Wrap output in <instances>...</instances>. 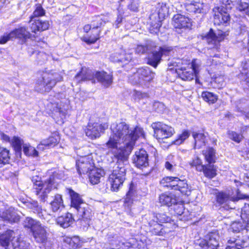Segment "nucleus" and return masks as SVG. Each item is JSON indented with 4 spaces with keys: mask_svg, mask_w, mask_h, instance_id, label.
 Listing matches in <instances>:
<instances>
[{
    "mask_svg": "<svg viewBox=\"0 0 249 249\" xmlns=\"http://www.w3.org/2000/svg\"><path fill=\"white\" fill-rule=\"evenodd\" d=\"M11 36L13 38H18L19 39H27L30 38L31 35L25 27H20L16 29L11 32Z\"/></svg>",
    "mask_w": 249,
    "mask_h": 249,
    "instance_id": "7c9ffc66",
    "label": "nucleus"
},
{
    "mask_svg": "<svg viewBox=\"0 0 249 249\" xmlns=\"http://www.w3.org/2000/svg\"><path fill=\"white\" fill-rule=\"evenodd\" d=\"M129 80L132 84H143L140 76H136V72L129 77Z\"/></svg>",
    "mask_w": 249,
    "mask_h": 249,
    "instance_id": "052dcab7",
    "label": "nucleus"
},
{
    "mask_svg": "<svg viewBox=\"0 0 249 249\" xmlns=\"http://www.w3.org/2000/svg\"><path fill=\"white\" fill-rule=\"evenodd\" d=\"M128 8L133 12H137L139 8V2L133 0L131 3L128 5Z\"/></svg>",
    "mask_w": 249,
    "mask_h": 249,
    "instance_id": "69168bd1",
    "label": "nucleus"
},
{
    "mask_svg": "<svg viewBox=\"0 0 249 249\" xmlns=\"http://www.w3.org/2000/svg\"><path fill=\"white\" fill-rule=\"evenodd\" d=\"M225 36V34L219 31L217 34L213 32L211 29L209 32L204 36L205 40L211 48L217 49L220 46V42L223 40Z\"/></svg>",
    "mask_w": 249,
    "mask_h": 249,
    "instance_id": "f8f14e48",
    "label": "nucleus"
},
{
    "mask_svg": "<svg viewBox=\"0 0 249 249\" xmlns=\"http://www.w3.org/2000/svg\"><path fill=\"white\" fill-rule=\"evenodd\" d=\"M155 74V73L147 67L139 68L136 71V76H140L143 84L151 81L154 78Z\"/></svg>",
    "mask_w": 249,
    "mask_h": 249,
    "instance_id": "aec40b11",
    "label": "nucleus"
},
{
    "mask_svg": "<svg viewBox=\"0 0 249 249\" xmlns=\"http://www.w3.org/2000/svg\"><path fill=\"white\" fill-rule=\"evenodd\" d=\"M58 142L57 139L54 137H50L49 138L42 140L37 147L38 150H43L44 147H49L54 146Z\"/></svg>",
    "mask_w": 249,
    "mask_h": 249,
    "instance_id": "58836bf2",
    "label": "nucleus"
},
{
    "mask_svg": "<svg viewBox=\"0 0 249 249\" xmlns=\"http://www.w3.org/2000/svg\"><path fill=\"white\" fill-rule=\"evenodd\" d=\"M201 97L203 100L209 104H213L217 100L216 95L209 91H203L201 94Z\"/></svg>",
    "mask_w": 249,
    "mask_h": 249,
    "instance_id": "49530a36",
    "label": "nucleus"
},
{
    "mask_svg": "<svg viewBox=\"0 0 249 249\" xmlns=\"http://www.w3.org/2000/svg\"><path fill=\"white\" fill-rule=\"evenodd\" d=\"M249 227L246 226V223L243 221V223L241 222H234L231 225V228L234 232H240L244 229L249 230Z\"/></svg>",
    "mask_w": 249,
    "mask_h": 249,
    "instance_id": "09e8293b",
    "label": "nucleus"
},
{
    "mask_svg": "<svg viewBox=\"0 0 249 249\" xmlns=\"http://www.w3.org/2000/svg\"><path fill=\"white\" fill-rule=\"evenodd\" d=\"M156 47L155 43L148 41L144 45H138L135 49V52L138 54H143L149 51H152Z\"/></svg>",
    "mask_w": 249,
    "mask_h": 249,
    "instance_id": "c9c22d12",
    "label": "nucleus"
},
{
    "mask_svg": "<svg viewBox=\"0 0 249 249\" xmlns=\"http://www.w3.org/2000/svg\"><path fill=\"white\" fill-rule=\"evenodd\" d=\"M134 97L135 100H139L141 99L147 98L148 97V95L146 93H143L141 91H136L135 92Z\"/></svg>",
    "mask_w": 249,
    "mask_h": 249,
    "instance_id": "338daca9",
    "label": "nucleus"
},
{
    "mask_svg": "<svg viewBox=\"0 0 249 249\" xmlns=\"http://www.w3.org/2000/svg\"><path fill=\"white\" fill-rule=\"evenodd\" d=\"M178 76L184 81H190L194 79L195 73L191 68H181L178 72Z\"/></svg>",
    "mask_w": 249,
    "mask_h": 249,
    "instance_id": "473e14b6",
    "label": "nucleus"
},
{
    "mask_svg": "<svg viewBox=\"0 0 249 249\" xmlns=\"http://www.w3.org/2000/svg\"><path fill=\"white\" fill-rule=\"evenodd\" d=\"M206 160L211 164L215 161V151L213 148H208L203 151Z\"/></svg>",
    "mask_w": 249,
    "mask_h": 249,
    "instance_id": "79ce46f5",
    "label": "nucleus"
},
{
    "mask_svg": "<svg viewBox=\"0 0 249 249\" xmlns=\"http://www.w3.org/2000/svg\"><path fill=\"white\" fill-rule=\"evenodd\" d=\"M236 196H231L230 193L221 192L216 195V203L225 210L235 209V203L239 199H245L248 197L246 195L241 194L238 189Z\"/></svg>",
    "mask_w": 249,
    "mask_h": 249,
    "instance_id": "39448f33",
    "label": "nucleus"
},
{
    "mask_svg": "<svg viewBox=\"0 0 249 249\" xmlns=\"http://www.w3.org/2000/svg\"><path fill=\"white\" fill-rule=\"evenodd\" d=\"M125 179L117 178H112V177L109 176L107 180V185H109L110 187V190L112 191H117L120 186L123 185V183Z\"/></svg>",
    "mask_w": 249,
    "mask_h": 249,
    "instance_id": "f704fd0d",
    "label": "nucleus"
},
{
    "mask_svg": "<svg viewBox=\"0 0 249 249\" xmlns=\"http://www.w3.org/2000/svg\"><path fill=\"white\" fill-rule=\"evenodd\" d=\"M106 21L100 16H96L92 18L90 24L84 26L83 29L85 32L88 33L91 28L101 29L105 25Z\"/></svg>",
    "mask_w": 249,
    "mask_h": 249,
    "instance_id": "5701e85b",
    "label": "nucleus"
},
{
    "mask_svg": "<svg viewBox=\"0 0 249 249\" xmlns=\"http://www.w3.org/2000/svg\"><path fill=\"white\" fill-rule=\"evenodd\" d=\"M118 249H147L146 244L142 241H135L123 243Z\"/></svg>",
    "mask_w": 249,
    "mask_h": 249,
    "instance_id": "cd10ccee",
    "label": "nucleus"
},
{
    "mask_svg": "<svg viewBox=\"0 0 249 249\" xmlns=\"http://www.w3.org/2000/svg\"><path fill=\"white\" fill-rule=\"evenodd\" d=\"M168 8L166 4L159 3L156 7L155 13L151 14L149 18L152 20V26L156 29H159L161 26V21L168 14Z\"/></svg>",
    "mask_w": 249,
    "mask_h": 249,
    "instance_id": "9b49d317",
    "label": "nucleus"
},
{
    "mask_svg": "<svg viewBox=\"0 0 249 249\" xmlns=\"http://www.w3.org/2000/svg\"><path fill=\"white\" fill-rule=\"evenodd\" d=\"M162 226L158 223H156L153 227H151L150 231L154 235H160L162 234Z\"/></svg>",
    "mask_w": 249,
    "mask_h": 249,
    "instance_id": "bf43d9fd",
    "label": "nucleus"
},
{
    "mask_svg": "<svg viewBox=\"0 0 249 249\" xmlns=\"http://www.w3.org/2000/svg\"><path fill=\"white\" fill-rule=\"evenodd\" d=\"M240 77L242 80L249 83V61H247L243 65Z\"/></svg>",
    "mask_w": 249,
    "mask_h": 249,
    "instance_id": "c03bdc74",
    "label": "nucleus"
},
{
    "mask_svg": "<svg viewBox=\"0 0 249 249\" xmlns=\"http://www.w3.org/2000/svg\"><path fill=\"white\" fill-rule=\"evenodd\" d=\"M50 205L53 212L61 211L64 208L62 195L58 194L55 195L50 203Z\"/></svg>",
    "mask_w": 249,
    "mask_h": 249,
    "instance_id": "bb28decb",
    "label": "nucleus"
},
{
    "mask_svg": "<svg viewBox=\"0 0 249 249\" xmlns=\"http://www.w3.org/2000/svg\"><path fill=\"white\" fill-rule=\"evenodd\" d=\"M60 175L56 172H53L50 175L49 178L44 180H36L34 182V192L38 196L42 201H45L48 195L53 189L57 188V183L56 179H60Z\"/></svg>",
    "mask_w": 249,
    "mask_h": 249,
    "instance_id": "20e7f679",
    "label": "nucleus"
},
{
    "mask_svg": "<svg viewBox=\"0 0 249 249\" xmlns=\"http://www.w3.org/2000/svg\"><path fill=\"white\" fill-rule=\"evenodd\" d=\"M193 136L195 141V148H200L205 145L206 136L204 134L193 133Z\"/></svg>",
    "mask_w": 249,
    "mask_h": 249,
    "instance_id": "ea45409f",
    "label": "nucleus"
},
{
    "mask_svg": "<svg viewBox=\"0 0 249 249\" xmlns=\"http://www.w3.org/2000/svg\"><path fill=\"white\" fill-rule=\"evenodd\" d=\"M52 105L53 106L52 111L54 114L59 115L61 119L65 117L67 110L65 108H62L58 103L52 104Z\"/></svg>",
    "mask_w": 249,
    "mask_h": 249,
    "instance_id": "de8ad7c7",
    "label": "nucleus"
},
{
    "mask_svg": "<svg viewBox=\"0 0 249 249\" xmlns=\"http://www.w3.org/2000/svg\"><path fill=\"white\" fill-rule=\"evenodd\" d=\"M220 237L219 234L216 232H212L207 234L205 238L199 243L201 247L204 248L207 247L208 249H217V247L219 245V240Z\"/></svg>",
    "mask_w": 249,
    "mask_h": 249,
    "instance_id": "4468645a",
    "label": "nucleus"
},
{
    "mask_svg": "<svg viewBox=\"0 0 249 249\" xmlns=\"http://www.w3.org/2000/svg\"><path fill=\"white\" fill-rule=\"evenodd\" d=\"M177 157L173 155H169L167 157L166 161L169 162L170 163L172 164V165H174L175 167H176L177 165Z\"/></svg>",
    "mask_w": 249,
    "mask_h": 249,
    "instance_id": "774afa93",
    "label": "nucleus"
},
{
    "mask_svg": "<svg viewBox=\"0 0 249 249\" xmlns=\"http://www.w3.org/2000/svg\"><path fill=\"white\" fill-rule=\"evenodd\" d=\"M201 163V160L197 157L190 162V165L192 167H196L197 171H202L204 169V165Z\"/></svg>",
    "mask_w": 249,
    "mask_h": 249,
    "instance_id": "603ef678",
    "label": "nucleus"
},
{
    "mask_svg": "<svg viewBox=\"0 0 249 249\" xmlns=\"http://www.w3.org/2000/svg\"><path fill=\"white\" fill-rule=\"evenodd\" d=\"M172 47L164 45L160 47L158 51H154L149 54L147 57V64L157 68L163 56L168 55L173 50Z\"/></svg>",
    "mask_w": 249,
    "mask_h": 249,
    "instance_id": "9d476101",
    "label": "nucleus"
},
{
    "mask_svg": "<svg viewBox=\"0 0 249 249\" xmlns=\"http://www.w3.org/2000/svg\"><path fill=\"white\" fill-rule=\"evenodd\" d=\"M13 249H29V244L25 241L18 240L13 243Z\"/></svg>",
    "mask_w": 249,
    "mask_h": 249,
    "instance_id": "4d7b16f0",
    "label": "nucleus"
},
{
    "mask_svg": "<svg viewBox=\"0 0 249 249\" xmlns=\"http://www.w3.org/2000/svg\"><path fill=\"white\" fill-rule=\"evenodd\" d=\"M94 76L98 81L105 87L107 88L112 83V75L105 71H97L95 73Z\"/></svg>",
    "mask_w": 249,
    "mask_h": 249,
    "instance_id": "4be33fe9",
    "label": "nucleus"
},
{
    "mask_svg": "<svg viewBox=\"0 0 249 249\" xmlns=\"http://www.w3.org/2000/svg\"><path fill=\"white\" fill-rule=\"evenodd\" d=\"M110 130L111 133L106 145L109 149L108 153L117 160L118 164L109 176L125 179V163L127 162L137 140L144 136V132L142 128L138 126L130 127L124 122L112 124Z\"/></svg>",
    "mask_w": 249,
    "mask_h": 249,
    "instance_id": "f257e3e1",
    "label": "nucleus"
},
{
    "mask_svg": "<svg viewBox=\"0 0 249 249\" xmlns=\"http://www.w3.org/2000/svg\"><path fill=\"white\" fill-rule=\"evenodd\" d=\"M200 63L198 60L195 59L192 61L191 64V68L193 69L194 72L195 73L196 76L199 73V71Z\"/></svg>",
    "mask_w": 249,
    "mask_h": 249,
    "instance_id": "680f3d73",
    "label": "nucleus"
},
{
    "mask_svg": "<svg viewBox=\"0 0 249 249\" xmlns=\"http://www.w3.org/2000/svg\"><path fill=\"white\" fill-rule=\"evenodd\" d=\"M30 29L32 32L36 33L37 31H43L49 28V23L47 21H42L31 18L29 21Z\"/></svg>",
    "mask_w": 249,
    "mask_h": 249,
    "instance_id": "412c9836",
    "label": "nucleus"
},
{
    "mask_svg": "<svg viewBox=\"0 0 249 249\" xmlns=\"http://www.w3.org/2000/svg\"><path fill=\"white\" fill-rule=\"evenodd\" d=\"M94 77L95 76L90 70L82 68L81 71L75 76L74 80L79 83L81 81L92 80Z\"/></svg>",
    "mask_w": 249,
    "mask_h": 249,
    "instance_id": "a878e982",
    "label": "nucleus"
},
{
    "mask_svg": "<svg viewBox=\"0 0 249 249\" xmlns=\"http://www.w3.org/2000/svg\"><path fill=\"white\" fill-rule=\"evenodd\" d=\"M134 195V192L131 188L129 189V190L127 192L126 195V197L125 198L124 202L128 204V205H130L133 202V196Z\"/></svg>",
    "mask_w": 249,
    "mask_h": 249,
    "instance_id": "e2e57ef3",
    "label": "nucleus"
},
{
    "mask_svg": "<svg viewBox=\"0 0 249 249\" xmlns=\"http://www.w3.org/2000/svg\"><path fill=\"white\" fill-rule=\"evenodd\" d=\"M172 24L176 29H186L190 27V19L180 14H176L172 19Z\"/></svg>",
    "mask_w": 249,
    "mask_h": 249,
    "instance_id": "f3484780",
    "label": "nucleus"
},
{
    "mask_svg": "<svg viewBox=\"0 0 249 249\" xmlns=\"http://www.w3.org/2000/svg\"><path fill=\"white\" fill-rule=\"evenodd\" d=\"M101 29L91 28L88 33V36L84 37V40L88 44H93L100 38V34Z\"/></svg>",
    "mask_w": 249,
    "mask_h": 249,
    "instance_id": "c756f323",
    "label": "nucleus"
},
{
    "mask_svg": "<svg viewBox=\"0 0 249 249\" xmlns=\"http://www.w3.org/2000/svg\"><path fill=\"white\" fill-rule=\"evenodd\" d=\"M12 144L17 151H20L21 150L23 141L18 137H14L12 139Z\"/></svg>",
    "mask_w": 249,
    "mask_h": 249,
    "instance_id": "5fc2aeb1",
    "label": "nucleus"
},
{
    "mask_svg": "<svg viewBox=\"0 0 249 249\" xmlns=\"http://www.w3.org/2000/svg\"><path fill=\"white\" fill-rule=\"evenodd\" d=\"M151 126L154 131V136L159 142L171 137L175 132L174 128L161 122L153 123Z\"/></svg>",
    "mask_w": 249,
    "mask_h": 249,
    "instance_id": "6e6552de",
    "label": "nucleus"
},
{
    "mask_svg": "<svg viewBox=\"0 0 249 249\" xmlns=\"http://www.w3.org/2000/svg\"><path fill=\"white\" fill-rule=\"evenodd\" d=\"M74 221L72 214L69 213L58 217L56 219L57 223L63 228L70 226Z\"/></svg>",
    "mask_w": 249,
    "mask_h": 249,
    "instance_id": "c85d7f7f",
    "label": "nucleus"
},
{
    "mask_svg": "<svg viewBox=\"0 0 249 249\" xmlns=\"http://www.w3.org/2000/svg\"><path fill=\"white\" fill-rule=\"evenodd\" d=\"M10 160L9 150L6 148L0 147V168L9 164Z\"/></svg>",
    "mask_w": 249,
    "mask_h": 249,
    "instance_id": "e433bc0d",
    "label": "nucleus"
},
{
    "mask_svg": "<svg viewBox=\"0 0 249 249\" xmlns=\"http://www.w3.org/2000/svg\"><path fill=\"white\" fill-rule=\"evenodd\" d=\"M241 217L243 221L246 223V226L249 227V204H245L242 208Z\"/></svg>",
    "mask_w": 249,
    "mask_h": 249,
    "instance_id": "a18cd8bd",
    "label": "nucleus"
},
{
    "mask_svg": "<svg viewBox=\"0 0 249 249\" xmlns=\"http://www.w3.org/2000/svg\"><path fill=\"white\" fill-rule=\"evenodd\" d=\"M223 5L216 6L213 8L214 13V24L219 25L228 22L230 19L228 11L232 6H235L237 10L247 13L249 11V4L246 0H219Z\"/></svg>",
    "mask_w": 249,
    "mask_h": 249,
    "instance_id": "f03ea898",
    "label": "nucleus"
},
{
    "mask_svg": "<svg viewBox=\"0 0 249 249\" xmlns=\"http://www.w3.org/2000/svg\"><path fill=\"white\" fill-rule=\"evenodd\" d=\"M23 151L26 155L32 156L33 157L38 156V152L34 147L27 145L26 144L23 145Z\"/></svg>",
    "mask_w": 249,
    "mask_h": 249,
    "instance_id": "8fccbe9b",
    "label": "nucleus"
},
{
    "mask_svg": "<svg viewBox=\"0 0 249 249\" xmlns=\"http://www.w3.org/2000/svg\"><path fill=\"white\" fill-rule=\"evenodd\" d=\"M107 128L106 124H100L97 123L88 124L87 129L85 130V133L87 137L91 139H95L99 138L101 133Z\"/></svg>",
    "mask_w": 249,
    "mask_h": 249,
    "instance_id": "ddd939ff",
    "label": "nucleus"
},
{
    "mask_svg": "<svg viewBox=\"0 0 249 249\" xmlns=\"http://www.w3.org/2000/svg\"><path fill=\"white\" fill-rule=\"evenodd\" d=\"M133 162L138 168L140 169L148 166V154L146 151L143 149L136 151L133 158Z\"/></svg>",
    "mask_w": 249,
    "mask_h": 249,
    "instance_id": "dca6fc26",
    "label": "nucleus"
},
{
    "mask_svg": "<svg viewBox=\"0 0 249 249\" xmlns=\"http://www.w3.org/2000/svg\"><path fill=\"white\" fill-rule=\"evenodd\" d=\"M11 32L9 33L4 34L2 36L0 37V44H5L8 41L13 39V37L12 36Z\"/></svg>",
    "mask_w": 249,
    "mask_h": 249,
    "instance_id": "0e129e2a",
    "label": "nucleus"
},
{
    "mask_svg": "<svg viewBox=\"0 0 249 249\" xmlns=\"http://www.w3.org/2000/svg\"><path fill=\"white\" fill-rule=\"evenodd\" d=\"M159 202L161 205L170 206L177 203L175 196L171 194H162L159 197Z\"/></svg>",
    "mask_w": 249,
    "mask_h": 249,
    "instance_id": "72a5a7b5",
    "label": "nucleus"
},
{
    "mask_svg": "<svg viewBox=\"0 0 249 249\" xmlns=\"http://www.w3.org/2000/svg\"><path fill=\"white\" fill-rule=\"evenodd\" d=\"M160 183L172 190L178 191L183 195L189 196L191 194V187L187 181L180 179L178 177H166L161 180Z\"/></svg>",
    "mask_w": 249,
    "mask_h": 249,
    "instance_id": "0eeeda50",
    "label": "nucleus"
},
{
    "mask_svg": "<svg viewBox=\"0 0 249 249\" xmlns=\"http://www.w3.org/2000/svg\"><path fill=\"white\" fill-rule=\"evenodd\" d=\"M186 10L192 14L201 13L206 12L207 6L202 2L193 1L191 3H187L185 4Z\"/></svg>",
    "mask_w": 249,
    "mask_h": 249,
    "instance_id": "a211bd4d",
    "label": "nucleus"
},
{
    "mask_svg": "<svg viewBox=\"0 0 249 249\" xmlns=\"http://www.w3.org/2000/svg\"><path fill=\"white\" fill-rule=\"evenodd\" d=\"M190 136V133L187 130H184L183 132L178 136V138L176 140L172 142L171 144L180 145Z\"/></svg>",
    "mask_w": 249,
    "mask_h": 249,
    "instance_id": "3c124183",
    "label": "nucleus"
},
{
    "mask_svg": "<svg viewBox=\"0 0 249 249\" xmlns=\"http://www.w3.org/2000/svg\"><path fill=\"white\" fill-rule=\"evenodd\" d=\"M68 191L71 197V208L76 213L81 225L84 228L88 227L92 216L89 205L84 201L78 193L71 189H68Z\"/></svg>",
    "mask_w": 249,
    "mask_h": 249,
    "instance_id": "7ed1b4c3",
    "label": "nucleus"
},
{
    "mask_svg": "<svg viewBox=\"0 0 249 249\" xmlns=\"http://www.w3.org/2000/svg\"><path fill=\"white\" fill-rule=\"evenodd\" d=\"M39 221H36L34 219L27 217L23 222V226L25 228L30 229L31 232L39 224Z\"/></svg>",
    "mask_w": 249,
    "mask_h": 249,
    "instance_id": "37998d69",
    "label": "nucleus"
},
{
    "mask_svg": "<svg viewBox=\"0 0 249 249\" xmlns=\"http://www.w3.org/2000/svg\"><path fill=\"white\" fill-rule=\"evenodd\" d=\"M228 135L230 139L237 143L240 142L243 138L242 134H238L232 131H229Z\"/></svg>",
    "mask_w": 249,
    "mask_h": 249,
    "instance_id": "6e6d98bb",
    "label": "nucleus"
},
{
    "mask_svg": "<svg viewBox=\"0 0 249 249\" xmlns=\"http://www.w3.org/2000/svg\"><path fill=\"white\" fill-rule=\"evenodd\" d=\"M62 79L63 77L59 72L55 71L45 72L42 79L38 82L39 88L36 90L41 92H49Z\"/></svg>",
    "mask_w": 249,
    "mask_h": 249,
    "instance_id": "423d86ee",
    "label": "nucleus"
},
{
    "mask_svg": "<svg viewBox=\"0 0 249 249\" xmlns=\"http://www.w3.org/2000/svg\"><path fill=\"white\" fill-rule=\"evenodd\" d=\"M103 174L104 171L102 170L95 167L88 174L89 181L92 184H98Z\"/></svg>",
    "mask_w": 249,
    "mask_h": 249,
    "instance_id": "2f4dec72",
    "label": "nucleus"
},
{
    "mask_svg": "<svg viewBox=\"0 0 249 249\" xmlns=\"http://www.w3.org/2000/svg\"><path fill=\"white\" fill-rule=\"evenodd\" d=\"M17 234L13 230H9L0 235V244L3 247H8Z\"/></svg>",
    "mask_w": 249,
    "mask_h": 249,
    "instance_id": "393cba45",
    "label": "nucleus"
},
{
    "mask_svg": "<svg viewBox=\"0 0 249 249\" xmlns=\"http://www.w3.org/2000/svg\"><path fill=\"white\" fill-rule=\"evenodd\" d=\"M157 222L160 223H167L171 221V218L164 213H159L156 215Z\"/></svg>",
    "mask_w": 249,
    "mask_h": 249,
    "instance_id": "13d9d810",
    "label": "nucleus"
},
{
    "mask_svg": "<svg viewBox=\"0 0 249 249\" xmlns=\"http://www.w3.org/2000/svg\"><path fill=\"white\" fill-rule=\"evenodd\" d=\"M228 243L226 249H242L249 246V238L238 236L237 238H230Z\"/></svg>",
    "mask_w": 249,
    "mask_h": 249,
    "instance_id": "2eb2a0df",
    "label": "nucleus"
},
{
    "mask_svg": "<svg viewBox=\"0 0 249 249\" xmlns=\"http://www.w3.org/2000/svg\"><path fill=\"white\" fill-rule=\"evenodd\" d=\"M81 149L77 151V154L80 157L76 161L77 171L79 174H88L95 168L94 164L90 157L81 154Z\"/></svg>",
    "mask_w": 249,
    "mask_h": 249,
    "instance_id": "1a4fd4ad",
    "label": "nucleus"
},
{
    "mask_svg": "<svg viewBox=\"0 0 249 249\" xmlns=\"http://www.w3.org/2000/svg\"><path fill=\"white\" fill-rule=\"evenodd\" d=\"M0 217L10 223H17L20 219L19 215L13 208H10L0 213Z\"/></svg>",
    "mask_w": 249,
    "mask_h": 249,
    "instance_id": "6ab92c4d",
    "label": "nucleus"
},
{
    "mask_svg": "<svg viewBox=\"0 0 249 249\" xmlns=\"http://www.w3.org/2000/svg\"><path fill=\"white\" fill-rule=\"evenodd\" d=\"M35 240L38 243H44L47 239L45 228L39 224L32 231Z\"/></svg>",
    "mask_w": 249,
    "mask_h": 249,
    "instance_id": "b1692460",
    "label": "nucleus"
},
{
    "mask_svg": "<svg viewBox=\"0 0 249 249\" xmlns=\"http://www.w3.org/2000/svg\"><path fill=\"white\" fill-rule=\"evenodd\" d=\"M45 10L43 9L40 4H37L36 5V8L34 11L33 15L31 17V18L35 19L36 18L45 15Z\"/></svg>",
    "mask_w": 249,
    "mask_h": 249,
    "instance_id": "864d4df0",
    "label": "nucleus"
},
{
    "mask_svg": "<svg viewBox=\"0 0 249 249\" xmlns=\"http://www.w3.org/2000/svg\"><path fill=\"white\" fill-rule=\"evenodd\" d=\"M26 208L30 209L40 217L43 216L42 207L41 206L39 205L36 201H29V202H26Z\"/></svg>",
    "mask_w": 249,
    "mask_h": 249,
    "instance_id": "4c0bfd02",
    "label": "nucleus"
},
{
    "mask_svg": "<svg viewBox=\"0 0 249 249\" xmlns=\"http://www.w3.org/2000/svg\"><path fill=\"white\" fill-rule=\"evenodd\" d=\"M205 176L209 178H213L216 175V169L213 165L208 164L204 165L202 170Z\"/></svg>",
    "mask_w": 249,
    "mask_h": 249,
    "instance_id": "a19ab883",
    "label": "nucleus"
}]
</instances>
